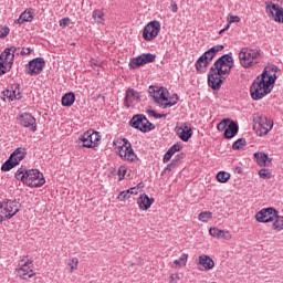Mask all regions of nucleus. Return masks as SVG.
Masks as SVG:
<instances>
[{"label":"nucleus","instance_id":"obj_1","mask_svg":"<svg viewBox=\"0 0 283 283\" xmlns=\"http://www.w3.org/2000/svg\"><path fill=\"white\" fill-rule=\"evenodd\" d=\"M233 69V53L223 54L211 66L208 74V84L212 90L222 87V76Z\"/></svg>","mask_w":283,"mask_h":283},{"label":"nucleus","instance_id":"obj_2","mask_svg":"<svg viewBox=\"0 0 283 283\" xmlns=\"http://www.w3.org/2000/svg\"><path fill=\"white\" fill-rule=\"evenodd\" d=\"M276 78L277 76L275 74H271L264 69L262 74H260L250 86V94L253 101H262L264 96L271 94Z\"/></svg>","mask_w":283,"mask_h":283},{"label":"nucleus","instance_id":"obj_3","mask_svg":"<svg viewBox=\"0 0 283 283\" xmlns=\"http://www.w3.org/2000/svg\"><path fill=\"white\" fill-rule=\"evenodd\" d=\"M14 177L17 180H21L23 185H27V187H31V189H39V187L45 185V177L39 169L27 170L25 167L22 166L15 171Z\"/></svg>","mask_w":283,"mask_h":283},{"label":"nucleus","instance_id":"obj_4","mask_svg":"<svg viewBox=\"0 0 283 283\" xmlns=\"http://www.w3.org/2000/svg\"><path fill=\"white\" fill-rule=\"evenodd\" d=\"M148 92L156 105L161 107V109L174 107V105H178V102L180 101L178 94H172L169 97V91L165 87L156 88L155 86H149Z\"/></svg>","mask_w":283,"mask_h":283},{"label":"nucleus","instance_id":"obj_5","mask_svg":"<svg viewBox=\"0 0 283 283\" xmlns=\"http://www.w3.org/2000/svg\"><path fill=\"white\" fill-rule=\"evenodd\" d=\"M114 147L118 151L119 158L127 163H138V155L132 148V143L127 138H117L113 142Z\"/></svg>","mask_w":283,"mask_h":283},{"label":"nucleus","instance_id":"obj_6","mask_svg":"<svg viewBox=\"0 0 283 283\" xmlns=\"http://www.w3.org/2000/svg\"><path fill=\"white\" fill-rule=\"evenodd\" d=\"M260 50L244 48L239 53V60L242 67H253L260 63Z\"/></svg>","mask_w":283,"mask_h":283},{"label":"nucleus","instance_id":"obj_7","mask_svg":"<svg viewBox=\"0 0 283 283\" xmlns=\"http://www.w3.org/2000/svg\"><path fill=\"white\" fill-rule=\"evenodd\" d=\"M20 208L21 206L17 200H3L0 202V222L14 218Z\"/></svg>","mask_w":283,"mask_h":283},{"label":"nucleus","instance_id":"obj_8","mask_svg":"<svg viewBox=\"0 0 283 283\" xmlns=\"http://www.w3.org/2000/svg\"><path fill=\"white\" fill-rule=\"evenodd\" d=\"M17 275L21 277V280H29V277H34V264L32 260L28 259V256H23L18 264Z\"/></svg>","mask_w":283,"mask_h":283},{"label":"nucleus","instance_id":"obj_9","mask_svg":"<svg viewBox=\"0 0 283 283\" xmlns=\"http://www.w3.org/2000/svg\"><path fill=\"white\" fill-rule=\"evenodd\" d=\"M129 125L130 127L143 132V134H147V132H153V129H156V126L147 120V117L143 114L134 115L129 120Z\"/></svg>","mask_w":283,"mask_h":283},{"label":"nucleus","instance_id":"obj_10","mask_svg":"<svg viewBox=\"0 0 283 283\" xmlns=\"http://www.w3.org/2000/svg\"><path fill=\"white\" fill-rule=\"evenodd\" d=\"M80 140L82 143V147H85L86 149H94L101 145V133L94 129H88L82 135Z\"/></svg>","mask_w":283,"mask_h":283},{"label":"nucleus","instance_id":"obj_11","mask_svg":"<svg viewBox=\"0 0 283 283\" xmlns=\"http://www.w3.org/2000/svg\"><path fill=\"white\" fill-rule=\"evenodd\" d=\"M256 124L259 125L256 129L258 136H266L271 129H273V122L271 118L266 117L263 114H256L255 118Z\"/></svg>","mask_w":283,"mask_h":283},{"label":"nucleus","instance_id":"obj_12","mask_svg":"<svg viewBox=\"0 0 283 283\" xmlns=\"http://www.w3.org/2000/svg\"><path fill=\"white\" fill-rule=\"evenodd\" d=\"M160 34V22L150 21L143 30L144 41H154Z\"/></svg>","mask_w":283,"mask_h":283},{"label":"nucleus","instance_id":"obj_13","mask_svg":"<svg viewBox=\"0 0 283 283\" xmlns=\"http://www.w3.org/2000/svg\"><path fill=\"white\" fill-rule=\"evenodd\" d=\"M277 218V211L275 208H263L255 214L256 222H262L263 224H269Z\"/></svg>","mask_w":283,"mask_h":283},{"label":"nucleus","instance_id":"obj_14","mask_svg":"<svg viewBox=\"0 0 283 283\" xmlns=\"http://www.w3.org/2000/svg\"><path fill=\"white\" fill-rule=\"evenodd\" d=\"M43 67H45V60L43 57H35L27 64V74L36 76L43 72Z\"/></svg>","mask_w":283,"mask_h":283},{"label":"nucleus","instance_id":"obj_15","mask_svg":"<svg viewBox=\"0 0 283 283\" xmlns=\"http://www.w3.org/2000/svg\"><path fill=\"white\" fill-rule=\"evenodd\" d=\"M176 135L180 140L184 143H189V138L193 136V130L191 129V126L187 123H182L180 126H177L175 128Z\"/></svg>","mask_w":283,"mask_h":283},{"label":"nucleus","instance_id":"obj_16","mask_svg":"<svg viewBox=\"0 0 283 283\" xmlns=\"http://www.w3.org/2000/svg\"><path fill=\"white\" fill-rule=\"evenodd\" d=\"M17 48L12 46L10 49H6L1 54H0V66L1 67H12V63H14V52Z\"/></svg>","mask_w":283,"mask_h":283},{"label":"nucleus","instance_id":"obj_17","mask_svg":"<svg viewBox=\"0 0 283 283\" xmlns=\"http://www.w3.org/2000/svg\"><path fill=\"white\" fill-rule=\"evenodd\" d=\"M18 120L22 127L30 128L31 132H36V118L30 113H21L18 116Z\"/></svg>","mask_w":283,"mask_h":283},{"label":"nucleus","instance_id":"obj_18","mask_svg":"<svg viewBox=\"0 0 283 283\" xmlns=\"http://www.w3.org/2000/svg\"><path fill=\"white\" fill-rule=\"evenodd\" d=\"M266 12L273 17L276 23H283V8L280 4L273 2L268 3Z\"/></svg>","mask_w":283,"mask_h":283},{"label":"nucleus","instance_id":"obj_19","mask_svg":"<svg viewBox=\"0 0 283 283\" xmlns=\"http://www.w3.org/2000/svg\"><path fill=\"white\" fill-rule=\"evenodd\" d=\"M3 96L8 98V101H21V98H23L21 85L13 84L10 88L3 92Z\"/></svg>","mask_w":283,"mask_h":283},{"label":"nucleus","instance_id":"obj_20","mask_svg":"<svg viewBox=\"0 0 283 283\" xmlns=\"http://www.w3.org/2000/svg\"><path fill=\"white\" fill-rule=\"evenodd\" d=\"M156 202V199L149 198L147 193H142L137 198V206L140 209V211H148V209H151V205Z\"/></svg>","mask_w":283,"mask_h":283},{"label":"nucleus","instance_id":"obj_21","mask_svg":"<svg viewBox=\"0 0 283 283\" xmlns=\"http://www.w3.org/2000/svg\"><path fill=\"white\" fill-rule=\"evenodd\" d=\"M199 271H211L213 266H216V262H213V259L207 254H202L199 256Z\"/></svg>","mask_w":283,"mask_h":283},{"label":"nucleus","instance_id":"obj_22","mask_svg":"<svg viewBox=\"0 0 283 283\" xmlns=\"http://www.w3.org/2000/svg\"><path fill=\"white\" fill-rule=\"evenodd\" d=\"M140 98V93H138L134 88H128L126 91L125 99H124V105L125 107L129 108L132 105H134L135 101H138Z\"/></svg>","mask_w":283,"mask_h":283},{"label":"nucleus","instance_id":"obj_23","mask_svg":"<svg viewBox=\"0 0 283 283\" xmlns=\"http://www.w3.org/2000/svg\"><path fill=\"white\" fill-rule=\"evenodd\" d=\"M34 20V12H32V9H27L24 12H22L14 21L17 25H23V23H30Z\"/></svg>","mask_w":283,"mask_h":283},{"label":"nucleus","instance_id":"obj_24","mask_svg":"<svg viewBox=\"0 0 283 283\" xmlns=\"http://www.w3.org/2000/svg\"><path fill=\"white\" fill-rule=\"evenodd\" d=\"M254 158L259 167H269V165L272 163V159L269 158L266 153H254Z\"/></svg>","mask_w":283,"mask_h":283},{"label":"nucleus","instance_id":"obj_25","mask_svg":"<svg viewBox=\"0 0 283 283\" xmlns=\"http://www.w3.org/2000/svg\"><path fill=\"white\" fill-rule=\"evenodd\" d=\"M27 155L28 153L25 151V148L19 147L11 154L10 158L14 161V165H19V163H21Z\"/></svg>","mask_w":283,"mask_h":283},{"label":"nucleus","instance_id":"obj_26","mask_svg":"<svg viewBox=\"0 0 283 283\" xmlns=\"http://www.w3.org/2000/svg\"><path fill=\"white\" fill-rule=\"evenodd\" d=\"M76 101V95L73 92H69L62 96L63 107H72Z\"/></svg>","mask_w":283,"mask_h":283},{"label":"nucleus","instance_id":"obj_27","mask_svg":"<svg viewBox=\"0 0 283 283\" xmlns=\"http://www.w3.org/2000/svg\"><path fill=\"white\" fill-rule=\"evenodd\" d=\"M239 132L238 124L235 122H230L224 130V138H233Z\"/></svg>","mask_w":283,"mask_h":283},{"label":"nucleus","instance_id":"obj_28","mask_svg":"<svg viewBox=\"0 0 283 283\" xmlns=\"http://www.w3.org/2000/svg\"><path fill=\"white\" fill-rule=\"evenodd\" d=\"M189 260V254L184 253L179 259H176L171 264V269H182V266H187V261Z\"/></svg>","mask_w":283,"mask_h":283},{"label":"nucleus","instance_id":"obj_29","mask_svg":"<svg viewBox=\"0 0 283 283\" xmlns=\"http://www.w3.org/2000/svg\"><path fill=\"white\" fill-rule=\"evenodd\" d=\"M196 70L199 72V74H203V72H207V67H209V62L201 56L196 61Z\"/></svg>","mask_w":283,"mask_h":283},{"label":"nucleus","instance_id":"obj_30","mask_svg":"<svg viewBox=\"0 0 283 283\" xmlns=\"http://www.w3.org/2000/svg\"><path fill=\"white\" fill-rule=\"evenodd\" d=\"M142 65H147L143 54L138 55L137 57H133L129 62L130 70H136L137 67H140Z\"/></svg>","mask_w":283,"mask_h":283},{"label":"nucleus","instance_id":"obj_31","mask_svg":"<svg viewBox=\"0 0 283 283\" xmlns=\"http://www.w3.org/2000/svg\"><path fill=\"white\" fill-rule=\"evenodd\" d=\"M272 229L273 231H283V216H280L279 212L273 220Z\"/></svg>","mask_w":283,"mask_h":283},{"label":"nucleus","instance_id":"obj_32","mask_svg":"<svg viewBox=\"0 0 283 283\" xmlns=\"http://www.w3.org/2000/svg\"><path fill=\"white\" fill-rule=\"evenodd\" d=\"M92 18L95 23H105V12L101 9H96L93 11Z\"/></svg>","mask_w":283,"mask_h":283},{"label":"nucleus","instance_id":"obj_33","mask_svg":"<svg viewBox=\"0 0 283 283\" xmlns=\"http://www.w3.org/2000/svg\"><path fill=\"white\" fill-rule=\"evenodd\" d=\"M231 178V174L221 170L217 174V180L218 182L224 184V182H229V179Z\"/></svg>","mask_w":283,"mask_h":283},{"label":"nucleus","instance_id":"obj_34","mask_svg":"<svg viewBox=\"0 0 283 283\" xmlns=\"http://www.w3.org/2000/svg\"><path fill=\"white\" fill-rule=\"evenodd\" d=\"M17 165H19V164H14L12 157H10V158L1 166V170H2V171H10V169H14V167H17Z\"/></svg>","mask_w":283,"mask_h":283},{"label":"nucleus","instance_id":"obj_35","mask_svg":"<svg viewBox=\"0 0 283 283\" xmlns=\"http://www.w3.org/2000/svg\"><path fill=\"white\" fill-rule=\"evenodd\" d=\"M211 218H213V213L210 211L200 212L198 216V220L200 222H209V220H211Z\"/></svg>","mask_w":283,"mask_h":283},{"label":"nucleus","instance_id":"obj_36","mask_svg":"<svg viewBox=\"0 0 283 283\" xmlns=\"http://www.w3.org/2000/svg\"><path fill=\"white\" fill-rule=\"evenodd\" d=\"M247 146V139L244 138H239L232 144V149L239 150L243 149Z\"/></svg>","mask_w":283,"mask_h":283},{"label":"nucleus","instance_id":"obj_37","mask_svg":"<svg viewBox=\"0 0 283 283\" xmlns=\"http://www.w3.org/2000/svg\"><path fill=\"white\" fill-rule=\"evenodd\" d=\"M259 176L260 178H263V180H269L273 175L269 169L262 168L261 170H259Z\"/></svg>","mask_w":283,"mask_h":283},{"label":"nucleus","instance_id":"obj_38","mask_svg":"<svg viewBox=\"0 0 283 283\" xmlns=\"http://www.w3.org/2000/svg\"><path fill=\"white\" fill-rule=\"evenodd\" d=\"M130 198L129 190H124L117 196L119 202H125V200H129Z\"/></svg>","mask_w":283,"mask_h":283},{"label":"nucleus","instance_id":"obj_39","mask_svg":"<svg viewBox=\"0 0 283 283\" xmlns=\"http://www.w3.org/2000/svg\"><path fill=\"white\" fill-rule=\"evenodd\" d=\"M209 233L210 235H212V238L220 239L223 235V230H220L218 228H210Z\"/></svg>","mask_w":283,"mask_h":283},{"label":"nucleus","instance_id":"obj_40","mask_svg":"<svg viewBox=\"0 0 283 283\" xmlns=\"http://www.w3.org/2000/svg\"><path fill=\"white\" fill-rule=\"evenodd\" d=\"M117 176L119 180H125V176H127V166H120L118 168Z\"/></svg>","mask_w":283,"mask_h":283},{"label":"nucleus","instance_id":"obj_41","mask_svg":"<svg viewBox=\"0 0 283 283\" xmlns=\"http://www.w3.org/2000/svg\"><path fill=\"white\" fill-rule=\"evenodd\" d=\"M144 56V61L145 63H154V61H156V54H151V53H144L142 54Z\"/></svg>","mask_w":283,"mask_h":283},{"label":"nucleus","instance_id":"obj_42","mask_svg":"<svg viewBox=\"0 0 283 283\" xmlns=\"http://www.w3.org/2000/svg\"><path fill=\"white\" fill-rule=\"evenodd\" d=\"M69 266L71 269V273H74V271H76V269H78V259L77 258H73L70 262H69Z\"/></svg>","mask_w":283,"mask_h":283},{"label":"nucleus","instance_id":"obj_43","mask_svg":"<svg viewBox=\"0 0 283 283\" xmlns=\"http://www.w3.org/2000/svg\"><path fill=\"white\" fill-rule=\"evenodd\" d=\"M201 56L209 63H211V61H213V59L216 57V55H213L210 50L206 51Z\"/></svg>","mask_w":283,"mask_h":283},{"label":"nucleus","instance_id":"obj_44","mask_svg":"<svg viewBox=\"0 0 283 283\" xmlns=\"http://www.w3.org/2000/svg\"><path fill=\"white\" fill-rule=\"evenodd\" d=\"M180 149H182V145L177 143L172 145L167 151L174 156V154H176V151H180Z\"/></svg>","mask_w":283,"mask_h":283},{"label":"nucleus","instance_id":"obj_45","mask_svg":"<svg viewBox=\"0 0 283 283\" xmlns=\"http://www.w3.org/2000/svg\"><path fill=\"white\" fill-rule=\"evenodd\" d=\"M10 34V28L1 27L0 28V39H6Z\"/></svg>","mask_w":283,"mask_h":283},{"label":"nucleus","instance_id":"obj_46","mask_svg":"<svg viewBox=\"0 0 283 283\" xmlns=\"http://www.w3.org/2000/svg\"><path fill=\"white\" fill-rule=\"evenodd\" d=\"M213 55L216 56V54H218V52H222V50H224V45L222 44H217L214 46H212L211 49H209Z\"/></svg>","mask_w":283,"mask_h":283},{"label":"nucleus","instance_id":"obj_47","mask_svg":"<svg viewBox=\"0 0 283 283\" xmlns=\"http://www.w3.org/2000/svg\"><path fill=\"white\" fill-rule=\"evenodd\" d=\"M229 123V119H223L221 120L218 125H217V129L219 132H224V129L227 130V124Z\"/></svg>","mask_w":283,"mask_h":283},{"label":"nucleus","instance_id":"obj_48","mask_svg":"<svg viewBox=\"0 0 283 283\" xmlns=\"http://www.w3.org/2000/svg\"><path fill=\"white\" fill-rule=\"evenodd\" d=\"M228 23H240V17L238 15H228Z\"/></svg>","mask_w":283,"mask_h":283},{"label":"nucleus","instance_id":"obj_49","mask_svg":"<svg viewBox=\"0 0 283 283\" xmlns=\"http://www.w3.org/2000/svg\"><path fill=\"white\" fill-rule=\"evenodd\" d=\"M33 50L31 48H22V50L20 51V54L22 56H28L29 54H32Z\"/></svg>","mask_w":283,"mask_h":283},{"label":"nucleus","instance_id":"obj_50","mask_svg":"<svg viewBox=\"0 0 283 283\" xmlns=\"http://www.w3.org/2000/svg\"><path fill=\"white\" fill-rule=\"evenodd\" d=\"M69 23H70V18H63L60 20L61 28H67Z\"/></svg>","mask_w":283,"mask_h":283},{"label":"nucleus","instance_id":"obj_51","mask_svg":"<svg viewBox=\"0 0 283 283\" xmlns=\"http://www.w3.org/2000/svg\"><path fill=\"white\" fill-rule=\"evenodd\" d=\"M126 191H129V196H136L138 195V186L129 188Z\"/></svg>","mask_w":283,"mask_h":283},{"label":"nucleus","instance_id":"obj_52","mask_svg":"<svg viewBox=\"0 0 283 283\" xmlns=\"http://www.w3.org/2000/svg\"><path fill=\"white\" fill-rule=\"evenodd\" d=\"M172 154L168 153V150L166 151V154L164 155V163H169V160H171L172 158Z\"/></svg>","mask_w":283,"mask_h":283},{"label":"nucleus","instance_id":"obj_53","mask_svg":"<svg viewBox=\"0 0 283 283\" xmlns=\"http://www.w3.org/2000/svg\"><path fill=\"white\" fill-rule=\"evenodd\" d=\"M170 7L172 12H178V4L176 3V1L172 0L170 2Z\"/></svg>","mask_w":283,"mask_h":283},{"label":"nucleus","instance_id":"obj_54","mask_svg":"<svg viewBox=\"0 0 283 283\" xmlns=\"http://www.w3.org/2000/svg\"><path fill=\"white\" fill-rule=\"evenodd\" d=\"M221 238H224V240H231V234L229 233V231L223 230V235H221Z\"/></svg>","mask_w":283,"mask_h":283},{"label":"nucleus","instance_id":"obj_55","mask_svg":"<svg viewBox=\"0 0 283 283\" xmlns=\"http://www.w3.org/2000/svg\"><path fill=\"white\" fill-rule=\"evenodd\" d=\"M155 118H156V119L167 118V114H158V113H155Z\"/></svg>","mask_w":283,"mask_h":283},{"label":"nucleus","instance_id":"obj_56","mask_svg":"<svg viewBox=\"0 0 283 283\" xmlns=\"http://www.w3.org/2000/svg\"><path fill=\"white\" fill-rule=\"evenodd\" d=\"M180 158H182L181 155H177L172 160L171 163L176 166L178 164V160H180Z\"/></svg>","mask_w":283,"mask_h":283},{"label":"nucleus","instance_id":"obj_57","mask_svg":"<svg viewBox=\"0 0 283 283\" xmlns=\"http://www.w3.org/2000/svg\"><path fill=\"white\" fill-rule=\"evenodd\" d=\"M170 280H171V282H178V280H180V277L178 276V274H171Z\"/></svg>","mask_w":283,"mask_h":283},{"label":"nucleus","instance_id":"obj_58","mask_svg":"<svg viewBox=\"0 0 283 283\" xmlns=\"http://www.w3.org/2000/svg\"><path fill=\"white\" fill-rule=\"evenodd\" d=\"M147 114H148V116H153V118H155V116H156V111H154V109H148V111H147Z\"/></svg>","mask_w":283,"mask_h":283},{"label":"nucleus","instance_id":"obj_59","mask_svg":"<svg viewBox=\"0 0 283 283\" xmlns=\"http://www.w3.org/2000/svg\"><path fill=\"white\" fill-rule=\"evenodd\" d=\"M174 167H176L172 163L168 164L166 167V171H171V169H174Z\"/></svg>","mask_w":283,"mask_h":283},{"label":"nucleus","instance_id":"obj_60","mask_svg":"<svg viewBox=\"0 0 283 283\" xmlns=\"http://www.w3.org/2000/svg\"><path fill=\"white\" fill-rule=\"evenodd\" d=\"M8 70V67L6 69V67H2V69H0V76L1 75H3V74H6V71Z\"/></svg>","mask_w":283,"mask_h":283},{"label":"nucleus","instance_id":"obj_61","mask_svg":"<svg viewBox=\"0 0 283 283\" xmlns=\"http://www.w3.org/2000/svg\"><path fill=\"white\" fill-rule=\"evenodd\" d=\"M235 172H237V174H242V167H237V168H235Z\"/></svg>","mask_w":283,"mask_h":283},{"label":"nucleus","instance_id":"obj_62","mask_svg":"<svg viewBox=\"0 0 283 283\" xmlns=\"http://www.w3.org/2000/svg\"><path fill=\"white\" fill-rule=\"evenodd\" d=\"M231 28V23L228 22L227 27L224 28V30H229Z\"/></svg>","mask_w":283,"mask_h":283},{"label":"nucleus","instance_id":"obj_63","mask_svg":"<svg viewBox=\"0 0 283 283\" xmlns=\"http://www.w3.org/2000/svg\"><path fill=\"white\" fill-rule=\"evenodd\" d=\"M223 32H227V29H222L219 31V34H223Z\"/></svg>","mask_w":283,"mask_h":283},{"label":"nucleus","instance_id":"obj_64","mask_svg":"<svg viewBox=\"0 0 283 283\" xmlns=\"http://www.w3.org/2000/svg\"><path fill=\"white\" fill-rule=\"evenodd\" d=\"M276 2L282 4V3H283V0H276Z\"/></svg>","mask_w":283,"mask_h":283}]
</instances>
